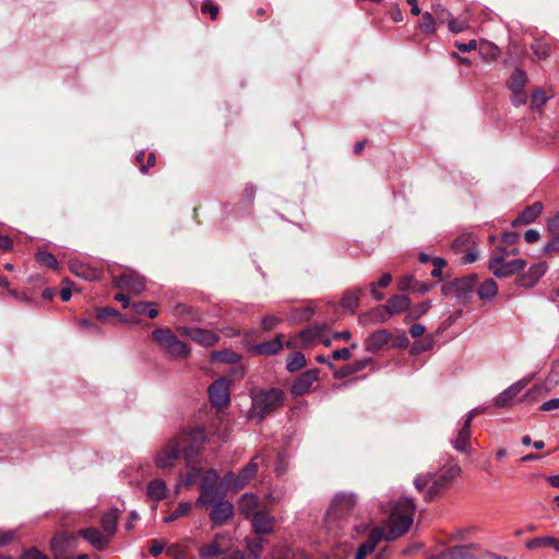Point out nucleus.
I'll return each mask as SVG.
<instances>
[{
    "label": "nucleus",
    "mask_w": 559,
    "mask_h": 559,
    "mask_svg": "<svg viewBox=\"0 0 559 559\" xmlns=\"http://www.w3.org/2000/svg\"><path fill=\"white\" fill-rule=\"evenodd\" d=\"M206 439L204 429L200 427L182 430L156 452L155 465L167 473L176 466L181 455L188 465L195 463Z\"/></svg>",
    "instance_id": "f257e3e1"
},
{
    "label": "nucleus",
    "mask_w": 559,
    "mask_h": 559,
    "mask_svg": "<svg viewBox=\"0 0 559 559\" xmlns=\"http://www.w3.org/2000/svg\"><path fill=\"white\" fill-rule=\"evenodd\" d=\"M416 506L409 498L399 499L389 515L385 540L392 542L405 535L414 522Z\"/></svg>",
    "instance_id": "f03ea898"
},
{
    "label": "nucleus",
    "mask_w": 559,
    "mask_h": 559,
    "mask_svg": "<svg viewBox=\"0 0 559 559\" xmlns=\"http://www.w3.org/2000/svg\"><path fill=\"white\" fill-rule=\"evenodd\" d=\"M285 399V392L278 388L251 391L252 405L249 411L250 418L261 421L274 411L282 407Z\"/></svg>",
    "instance_id": "7ed1b4c3"
},
{
    "label": "nucleus",
    "mask_w": 559,
    "mask_h": 559,
    "mask_svg": "<svg viewBox=\"0 0 559 559\" xmlns=\"http://www.w3.org/2000/svg\"><path fill=\"white\" fill-rule=\"evenodd\" d=\"M460 473L461 467L459 465H451L441 471L439 475H418L414 480V485L419 491L426 489V499L432 500L440 492L449 488Z\"/></svg>",
    "instance_id": "20e7f679"
},
{
    "label": "nucleus",
    "mask_w": 559,
    "mask_h": 559,
    "mask_svg": "<svg viewBox=\"0 0 559 559\" xmlns=\"http://www.w3.org/2000/svg\"><path fill=\"white\" fill-rule=\"evenodd\" d=\"M152 340L167 354L170 359H187L190 346L180 341L169 328H158L152 332Z\"/></svg>",
    "instance_id": "39448f33"
},
{
    "label": "nucleus",
    "mask_w": 559,
    "mask_h": 559,
    "mask_svg": "<svg viewBox=\"0 0 559 559\" xmlns=\"http://www.w3.org/2000/svg\"><path fill=\"white\" fill-rule=\"evenodd\" d=\"M507 257H509L508 250L499 246L489 259L488 267L499 278L513 275L526 266L524 259L506 261Z\"/></svg>",
    "instance_id": "423d86ee"
},
{
    "label": "nucleus",
    "mask_w": 559,
    "mask_h": 559,
    "mask_svg": "<svg viewBox=\"0 0 559 559\" xmlns=\"http://www.w3.org/2000/svg\"><path fill=\"white\" fill-rule=\"evenodd\" d=\"M224 492L219 485V475L216 469H209L201 480L200 497L197 499L198 507H207L224 499Z\"/></svg>",
    "instance_id": "0eeeda50"
},
{
    "label": "nucleus",
    "mask_w": 559,
    "mask_h": 559,
    "mask_svg": "<svg viewBox=\"0 0 559 559\" xmlns=\"http://www.w3.org/2000/svg\"><path fill=\"white\" fill-rule=\"evenodd\" d=\"M476 283L477 277L475 274L459 277L453 281L444 283L441 286V293L443 296L454 297L465 302L471 299Z\"/></svg>",
    "instance_id": "6e6552de"
},
{
    "label": "nucleus",
    "mask_w": 559,
    "mask_h": 559,
    "mask_svg": "<svg viewBox=\"0 0 559 559\" xmlns=\"http://www.w3.org/2000/svg\"><path fill=\"white\" fill-rule=\"evenodd\" d=\"M478 239L473 233H464L457 236L452 242V250L455 253H464L462 263H473L478 259Z\"/></svg>",
    "instance_id": "1a4fd4ad"
},
{
    "label": "nucleus",
    "mask_w": 559,
    "mask_h": 559,
    "mask_svg": "<svg viewBox=\"0 0 559 559\" xmlns=\"http://www.w3.org/2000/svg\"><path fill=\"white\" fill-rule=\"evenodd\" d=\"M55 559H69L79 546L78 534L59 533L53 536L50 543Z\"/></svg>",
    "instance_id": "9d476101"
},
{
    "label": "nucleus",
    "mask_w": 559,
    "mask_h": 559,
    "mask_svg": "<svg viewBox=\"0 0 559 559\" xmlns=\"http://www.w3.org/2000/svg\"><path fill=\"white\" fill-rule=\"evenodd\" d=\"M481 549L478 544L457 545L430 557V559H479Z\"/></svg>",
    "instance_id": "9b49d317"
},
{
    "label": "nucleus",
    "mask_w": 559,
    "mask_h": 559,
    "mask_svg": "<svg viewBox=\"0 0 559 559\" xmlns=\"http://www.w3.org/2000/svg\"><path fill=\"white\" fill-rule=\"evenodd\" d=\"M178 331L205 347L214 346L219 341V336L211 330L197 326H182L179 328Z\"/></svg>",
    "instance_id": "f8f14e48"
},
{
    "label": "nucleus",
    "mask_w": 559,
    "mask_h": 559,
    "mask_svg": "<svg viewBox=\"0 0 559 559\" xmlns=\"http://www.w3.org/2000/svg\"><path fill=\"white\" fill-rule=\"evenodd\" d=\"M209 397L212 405L216 407L227 406L229 399V383L226 379H218L209 386Z\"/></svg>",
    "instance_id": "ddd939ff"
},
{
    "label": "nucleus",
    "mask_w": 559,
    "mask_h": 559,
    "mask_svg": "<svg viewBox=\"0 0 559 559\" xmlns=\"http://www.w3.org/2000/svg\"><path fill=\"white\" fill-rule=\"evenodd\" d=\"M320 370L318 368L308 369L302 372L292 384L290 392L294 396L307 394L314 382L319 379Z\"/></svg>",
    "instance_id": "4468645a"
},
{
    "label": "nucleus",
    "mask_w": 559,
    "mask_h": 559,
    "mask_svg": "<svg viewBox=\"0 0 559 559\" xmlns=\"http://www.w3.org/2000/svg\"><path fill=\"white\" fill-rule=\"evenodd\" d=\"M476 413H477L476 409H472L467 414V416L463 423V426L457 431L456 437L451 440L453 448L460 452L466 453V452H468V450L471 448V444H469L471 426H472V421H473Z\"/></svg>",
    "instance_id": "2eb2a0df"
},
{
    "label": "nucleus",
    "mask_w": 559,
    "mask_h": 559,
    "mask_svg": "<svg viewBox=\"0 0 559 559\" xmlns=\"http://www.w3.org/2000/svg\"><path fill=\"white\" fill-rule=\"evenodd\" d=\"M546 262H538L530 266V269L516 278V285L531 288L534 287L537 282L545 275L547 271Z\"/></svg>",
    "instance_id": "dca6fc26"
},
{
    "label": "nucleus",
    "mask_w": 559,
    "mask_h": 559,
    "mask_svg": "<svg viewBox=\"0 0 559 559\" xmlns=\"http://www.w3.org/2000/svg\"><path fill=\"white\" fill-rule=\"evenodd\" d=\"M117 288H128L132 293L139 295L145 289V280L136 273H124L117 276L114 281Z\"/></svg>",
    "instance_id": "f3484780"
},
{
    "label": "nucleus",
    "mask_w": 559,
    "mask_h": 559,
    "mask_svg": "<svg viewBox=\"0 0 559 559\" xmlns=\"http://www.w3.org/2000/svg\"><path fill=\"white\" fill-rule=\"evenodd\" d=\"M356 504V496L353 493H338L330 507L329 514L343 518L348 514Z\"/></svg>",
    "instance_id": "a211bd4d"
},
{
    "label": "nucleus",
    "mask_w": 559,
    "mask_h": 559,
    "mask_svg": "<svg viewBox=\"0 0 559 559\" xmlns=\"http://www.w3.org/2000/svg\"><path fill=\"white\" fill-rule=\"evenodd\" d=\"M283 337V334H277L273 340L253 345L252 350L258 355L272 356L280 353L284 346L292 348L293 344L290 342L285 344Z\"/></svg>",
    "instance_id": "6ab92c4d"
},
{
    "label": "nucleus",
    "mask_w": 559,
    "mask_h": 559,
    "mask_svg": "<svg viewBox=\"0 0 559 559\" xmlns=\"http://www.w3.org/2000/svg\"><path fill=\"white\" fill-rule=\"evenodd\" d=\"M392 338L393 335L389 330H377L365 340V350L374 354L386 346Z\"/></svg>",
    "instance_id": "aec40b11"
},
{
    "label": "nucleus",
    "mask_w": 559,
    "mask_h": 559,
    "mask_svg": "<svg viewBox=\"0 0 559 559\" xmlns=\"http://www.w3.org/2000/svg\"><path fill=\"white\" fill-rule=\"evenodd\" d=\"M227 548V538L223 534H216L214 538L199 548L201 559H211L224 554Z\"/></svg>",
    "instance_id": "412c9836"
},
{
    "label": "nucleus",
    "mask_w": 559,
    "mask_h": 559,
    "mask_svg": "<svg viewBox=\"0 0 559 559\" xmlns=\"http://www.w3.org/2000/svg\"><path fill=\"white\" fill-rule=\"evenodd\" d=\"M78 536L91 544L96 550H104L109 544V538L96 527H85L78 531Z\"/></svg>",
    "instance_id": "4be33fe9"
},
{
    "label": "nucleus",
    "mask_w": 559,
    "mask_h": 559,
    "mask_svg": "<svg viewBox=\"0 0 559 559\" xmlns=\"http://www.w3.org/2000/svg\"><path fill=\"white\" fill-rule=\"evenodd\" d=\"M234 515V506L227 500H218L210 513V519L215 525H223Z\"/></svg>",
    "instance_id": "5701e85b"
},
{
    "label": "nucleus",
    "mask_w": 559,
    "mask_h": 559,
    "mask_svg": "<svg viewBox=\"0 0 559 559\" xmlns=\"http://www.w3.org/2000/svg\"><path fill=\"white\" fill-rule=\"evenodd\" d=\"M528 381L525 379L519 380L502 391L495 400L499 407H507L511 404L515 396L527 385Z\"/></svg>",
    "instance_id": "b1692460"
},
{
    "label": "nucleus",
    "mask_w": 559,
    "mask_h": 559,
    "mask_svg": "<svg viewBox=\"0 0 559 559\" xmlns=\"http://www.w3.org/2000/svg\"><path fill=\"white\" fill-rule=\"evenodd\" d=\"M253 531L257 534H270L273 530L274 519L266 511H258L250 518Z\"/></svg>",
    "instance_id": "393cba45"
},
{
    "label": "nucleus",
    "mask_w": 559,
    "mask_h": 559,
    "mask_svg": "<svg viewBox=\"0 0 559 559\" xmlns=\"http://www.w3.org/2000/svg\"><path fill=\"white\" fill-rule=\"evenodd\" d=\"M543 204L540 202H535L530 206H526L518 216L513 219L512 226L518 227L521 225H528L536 221V218L542 214Z\"/></svg>",
    "instance_id": "a878e982"
},
{
    "label": "nucleus",
    "mask_w": 559,
    "mask_h": 559,
    "mask_svg": "<svg viewBox=\"0 0 559 559\" xmlns=\"http://www.w3.org/2000/svg\"><path fill=\"white\" fill-rule=\"evenodd\" d=\"M120 518V511L112 508L104 512L100 516L102 532L110 539L117 532V523Z\"/></svg>",
    "instance_id": "bb28decb"
},
{
    "label": "nucleus",
    "mask_w": 559,
    "mask_h": 559,
    "mask_svg": "<svg viewBox=\"0 0 559 559\" xmlns=\"http://www.w3.org/2000/svg\"><path fill=\"white\" fill-rule=\"evenodd\" d=\"M263 459L260 455H255L248 464H246L241 471L237 474V487L242 488L248 484L258 473L259 462Z\"/></svg>",
    "instance_id": "cd10ccee"
},
{
    "label": "nucleus",
    "mask_w": 559,
    "mask_h": 559,
    "mask_svg": "<svg viewBox=\"0 0 559 559\" xmlns=\"http://www.w3.org/2000/svg\"><path fill=\"white\" fill-rule=\"evenodd\" d=\"M411 306V299L405 295H394L385 304V310L389 314H397L407 310Z\"/></svg>",
    "instance_id": "c85d7f7f"
},
{
    "label": "nucleus",
    "mask_w": 559,
    "mask_h": 559,
    "mask_svg": "<svg viewBox=\"0 0 559 559\" xmlns=\"http://www.w3.org/2000/svg\"><path fill=\"white\" fill-rule=\"evenodd\" d=\"M360 295H361L360 288H352V289L346 290L341 298V302H340L341 307L344 310H346L350 313H354L356 311V309L358 308Z\"/></svg>",
    "instance_id": "c756f323"
},
{
    "label": "nucleus",
    "mask_w": 559,
    "mask_h": 559,
    "mask_svg": "<svg viewBox=\"0 0 559 559\" xmlns=\"http://www.w3.org/2000/svg\"><path fill=\"white\" fill-rule=\"evenodd\" d=\"M259 507V498L253 493H245L239 503V510L240 513L247 518L250 519L258 512Z\"/></svg>",
    "instance_id": "7c9ffc66"
},
{
    "label": "nucleus",
    "mask_w": 559,
    "mask_h": 559,
    "mask_svg": "<svg viewBox=\"0 0 559 559\" xmlns=\"http://www.w3.org/2000/svg\"><path fill=\"white\" fill-rule=\"evenodd\" d=\"M390 316L391 314H389L385 310V306L377 307L369 312L360 314L359 322L362 324L383 323V322L388 321Z\"/></svg>",
    "instance_id": "2f4dec72"
},
{
    "label": "nucleus",
    "mask_w": 559,
    "mask_h": 559,
    "mask_svg": "<svg viewBox=\"0 0 559 559\" xmlns=\"http://www.w3.org/2000/svg\"><path fill=\"white\" fill-rule=\"evenodd\" d=\"M167 491L168 488L166 481L160 478H155L147 485V495L153 500L160 501L165 499Z\"/></svg>",
    "instance_id": "473e14b6"
},
{
    "label": "nucleus",
    "mask_w": 559,
    "mask_h": 559,
    "mask_svg": "<svg viewBox=\"0 0 559 559\" xmlns=\"http://www.w3.org/2000/svg\"><path fill=\"white\" fill-rule=\"evenodd\" d=\"M525 546L530 550L551 546L559 552V540L550 536L532 538L526 542Z\"/></svg>",
    "instance_id": "72a5a7b5"
},
{
    "label": "nucleus",
    "mask_w": 559,
    "mask_h": 559,
    "mask_svg": "<svg viewBox=\"0 0 559 559\" xmlns=\"http://www.w3.org/2000/svg\"><path fill=\"white\" fill-rule=\"evenodd\" d=\"M323 330H324L323 325L310 326V328H307V329L300 331L299 337L306 343H310L316 340H320L322 343H324L325 346H329L330 345L329 340H326V341L321 340V333L323 332Z\"/></svg>",
    "instance_id": "f704fd0d"
},
{
    "label": "nucleus",
    "mask_w": 559,
    "mask_h": 559,
    "mask_svg": "<svg viewBox=\"0 0 559 559\" xmlns=\"http://www.w3.org/2000/svg\"><path fill=\"white\" fill-rule=\"evenodd\" d=\"M531 49L534 61L544 60L550 55V45L540 39H535L531 45Z\"/></svg>",
    "instance_id": "c9c22d12"
},
{
    "label": "nucleus",
    "mask_w": 559,
    "mask_h": 559,
    "mask_svg": "<svg viewBox=\"0 0 559 559\" xmlns=\"http://www.w3.org/2000/svg\"><path fill=\"white\" fill-rule=\"evenodd\" d=\"M527 82V76L524 70L516 68L508 81L510 90H524Z\"/></svg>",
    "instance_id": "e433bc0d"
},
{
    "label": "nucleus",
    "mask_w": 559,
    "mask_h": 559,
    "mask_svg": "<svg viewBox=\"0 0 559 559\" xmlns=\"http://www.w3.org/2000/svg\"><path fill=\"white\" fill-rule=\"evenodd\" d=\"M497 293H498L497 283L491 278L486 280L478 287V290H477L479 298L483 300H487V299L495 297L497 295Z\"/></svg>",
    "instance_id": "4c0bfd02"
},
{
    "label": "nucleus",
    "mask_w": 559,
    "mask_h": 559,
    "mask_svg": "<svg viewBox=\"0 0 559 559\" xmlns=\"http://www.w3.org/2000/svg\"><path fill=\"white\" fill-rule=\"evenodd\" d=\"M306 366L305 355L300 352H294L289 355L286 362V369L289 372H296Z\"/></svg>",
    "instance_id": "58836bf2"
},
{
    "label": "nucleus",
    "mask_w": 559,
    "mask_h": 559,
    "mask_svg": "<svg viewBox=\"0 0 559 559\" xmlns=\"http://www.w3.org/2000/svg\"><path fill=\"white\" fill-rule=\"evenodd\" d=\"M385 539V532L382 527H376L373 528L369 535L366 542H364L361 545L366 546V548L373 551L377 547V545L382 540Z\"/></svg>",
    "instance_id": "ea45409f"
},
{
    "label": "nucleus",
    "mask_w": 559,
    "mask_h": 559,
    "mask_svg": "<svg viewBox=\"0 0 559 559\" xmlns=\"http://www.w3.org/2000/svg\"><path fill=\"white\" fill-rule=\"evenodd\" d=\"M192 510L190 502H180L178 507L167 516L164 518V522L170 523L178 520L181 516L188 515Z\"/></svg>",
    "instance_id": "a19ab883"
},
{
    "label": "nucleus",
    "mask_w": 559,
    "mask_h": 559,
    "mask_svg": "<svg viewBox=\"0 0 559 559\" xmlns=\"http://www.w3.org/2000/svg\"><path fill=\"white\" fill-rule=\"evenodd\" d=\"M212 360H222L226 364L235 365L240 361V355L233 350L213 352Z\"/></svg>",
    "instance_id": "79ce46f5"
},
{
    "label": "nucleus",
    "mask_w": 559,
    "mask_h": 559,
    "mask_svg": "<svg viewBox=\"0 0 559 559\" xmlns=\"http://www.w3.org/2000/svg\"><path fill=\"white\" fill-rule=\"evenodd\" d=\"M36 262H38L40 265L50 267L56 270L58 266V262L56 257L46 250H39L35 255Z\"/></svg>",
    "instance_id": "37998d69"
},
{
    "label": "nucleus",
    "mask_w": 559,
    "mask_h": 559,
    "mask_svg": "<svg viewBox=\"0 0 559 559\" xmlns=\"http://www.w3.org/2000/svg\"><path fill=\"white\" fill-rule=\"evenodd\" d=\"M431 308V301H423L409 309L406 320H417Z\"/></svg>",
    "instance_id": "c03bdc74"
},
{
    "label": "nucleus",
    "mask_w": 559,
    "mask_h": 559,
    "mask_svg": "<svg viewBox=\"0 0 559 559\" xmlns=\"http://www.w3.org/2000/svg\"><path fill=\"white\" fill-rule=\"evenodd\" d=\"M247 550L253 559H259L263 551V538H252L247 540Z\"/></svg>",
    "instance_id": "a18cd8bd"
},
{
    "label": "nucleus",
    "mask_w": 559,
    "mask_h": 559,
    "mask_svg": "<svg viewBox=\"0 0 559 559\" xmlns=\"http://www.w3.org/2000/svg\"><path fill=\"white\" fill-rule=\"evenodd\" d=\"M419 28L425 34H433L436 32V21L429 12L423 14V21L419 24Z\"/></svg>",
    "instance_id": "49530a36"
},
{
    "label": "nucleus",
    "mask_w": 559,
    "mask_h": 559,
    "mask_svg": "<svg viewBox=\"0 0 559 559\" xmlns=\"http://www.w3.org/2000/svg\"><path fill=\"white\" fill-rule=\"evenodd\" d=\"M374 364V360L370 357H366L359 360H355L352 364L347 365V371L348 373H356L358 371L364 370L368 366H372Z\"/></svg>",
    "instance_id": "de8ad7c7"
},
{
    "label": "nucleus",
    "mask_w": 559,
    "mask_h": 559,
    "mask_svg": "<svg viewBox=\"0 0 559 559\" xmlns=\"http://www.w3.org/2000/svg\"><path fill=\"white\" fill-rule=\"evenodd\" d=\"M167 556L174 559H187V551L180 544H171L166 548Z\"/></svg>",
    "instance_id": "09e8293b"
},
{
    "label": "nucleus",
    "mask_w": 559,
    "mask_h": 559,
    "mask_svg": "<svg viewBox=\"0 0 559 559\" xmlns=\"http://www.w3.org/2000/svg\"><path fill=\"white\" fill-rule=\"evenodd\" d=\"M221 487L231 488L235 491L240 490L241 488L237 487V475H235L233 472H228L224 475L222 480L219 481Z\"/></svg>",
    "instance_id": "8fccbe9b"
},
{
    "label": "nucleus",
    "mask_w": 559,
    "mask_h": 559,
    "mask_svg": "<svg viewBox=\"0 0 559 559\" xmlns=\"http://www.w3.org/2000/svg\"><path fill=\"white\" fill-rule=\"evenodd\" d=\"M431 346H432L431 338H426L424 341H416L413 343L411 352L413 354H420L423 352L430 349Z\"/></svg>",
    "instance_id": "3c124183"
},
{
    "label": "nucleus",
    "mask_w": 559,
    "mask_h": 559,
    "mask_svg": "<svg viewBox=\"0 0 559 559\" xmlns=\"http://www.w3.org/2000/svg\"><path fill=\"white\" fill-rule=\"evenodd\" d=\"M431 263L433 265L431 276L439 278L441 276L442 269L447 265V261L443 258L435 257L433 259H431Z\"/></svg>",
    "instance_id": "603ef678"
},
{
    "label": "nucleus",
    "mask_w": 559,
    "mask_h": 559,
    "mask_svg": "<svg viewBox=\"0 0 559 559\" xmlns=\"http://www.w3.org/2000/svg\"><path fill=\"white\" fill-rule=\"evenodd\" d=\"M511 92H512L511 102L514 106H522L526 103L527 95H526L525 90H511Z\"/></svg>",
    "instance_id": "864d4df0"
},
{
    "label": "nucleus",
    "mask_w": 559,
    "mask_h": 559,
    "mask_svg": "<svg viewBox=\"0 0 559 559\" xmlns=\"http://www.w3.org/2000/svg\"><path fill=\"white\" fill-rule=\"evenodd\" d=\"M547 102V96L545 95V92L542 88H537L532 94V106L534 107H540L545 105Z\"/></svg>",
    "instance_id": "5fc2aeb1"
},
{
    "label": "nucleus",
    "mask_w": 559,
    "mask_h": 559,
    "mask_svg": "<svg viewBox=\"0 0 559 559\" xmlns=\"http://www.w3.org/2000/svg\"><path fill=\"white\" fill-rule=\"evenodd\" d=\"M165 547H166V543L163 539L154 538L151 540L150 554L153 557H157L158 555H160L163 552Z\"/></svg>",
    "instance_id": "6e6d98bb"
},
{
    "label": "nucleus",
    "mask_w": 559,
    "mask_h": 559,
    "mask_svg": "<svg viewBox=\"0 0 559 559\" xmlns=\"http://www.w3.org/2000/svg\"><path fill=\"white\" fill-rule=\"evenodd\" d=\"M416 280L413 275H406L400 280L397 287L401 292L413 290Z\"/></svg>",
    "instance_id": "4d7b16f0"
},
{
    "label": "nucleus",
    "mask_w": 559,
    "mask_h": 559,
    "mask_svg": "<svg viewBox=\"0 0 559 559\" xmlns=\"http://www.w3.org/2000/svg\"><path fill=\"white\" fill-rule=\"evenodd\" d=\"M281 322V319L274 316H269L262 319L261 321V328L263 331H271L273 330L278 323Z\"/></svg>",
    "instance_id": "13d9d810"
},
{
    "label": "nucleus",
    "mask_w": 559,
    "mask_h": 559,
    "mask_svg": "<svg viewBox=\"0 0 559 559\" xmlns=\"http://www.w3.org/2000/svg\"><path fill=\"white\" fill-rule=\"evenodd\" d=\"M201 11L203 13H210L212 20H215L218 15V7L214 4L211 0H206L203 2L201 7Z\"/></svg>",
    "instance_id": "bf43d9fd"
},
{
    "label": "nucleus",
    "mask_w": 559,
    "mask_h": 559,
    "mask_svg": "<svg viewBox=\"0 0 559 559\" xmlns=\"http://www.w3.org/2000/svg\"><path fill=\"white\" fill-rule=\"evenodd\" d=\"M119 316V312L110 307L102 308L97 311V319L105 321L108 318H116Z\"/></svg>",
    "instance_id": "052dcab7"
},
{
    "label": "nucleus",
    "mask_w": 559,
    "mask_h": 559,
    "mask_svg": "<svg viewBox=\"0 0 559 559\" xmlns=\"http://www.w3.org/2000/svg\"><path fill=\"white\" fill-rule=\"evenodd\" d=\"M476 46H477V43L475 39H471L467 43H459L456 41L455 43V47L461 51V52H468V51H472V50H475L476 49Z\"/></svg>",
    "instance_id": "680f3d73"
},
{
    "label": "nucleus",
    "mask_w": 559,
    "mask_h": 559,
    "mask_svg": "<svg viewBox=\"0 0 559 559\" xmlns=\"http://www.w3.org/2000/svg\"><path fill=\"white\" fill-rule=\"evenodd\" d=\"M15 534L12 531H0V547L7 546L14 539Z\"/></svg>",
    "instance_id": "e2e57ef3"
},
{
    "label": "nucleus",
    "mask_w": 559,
    "mask_h": 559,
    "mask_svg": "<svg viewBox=\"0 0 559 559\" xmlns=\"http://www.w3.org/2000/svg\"><path fill=\"white\" fill-rule=\"evenodd\" d=\"M332 357L335 360H347L350 358V352L347 347L336 349L332 353Z\"/></svg>",
    "instance_id": "0e129e2a"
},
{
    "label": "nucleus",
    "mask_w": 559,
    "mask_h": 559,
    "mask_svg": "<svg viewBox=\"0 0 559 559\" xmlns=\"http://www.w3.org/2000/svg\"><path fill=\"white\" fill-rule=\"evenodd\" d=\"M21 559H48V557L37 549H29L23 554Z\"/></svg>",
    "instance_id": "69168bd1"
},
{
    "label": "nucleus",
    "mask_w": 559,
    "mask_h": 559,
    "mask_svg": "<svg viewBox=\"0 0 559 559\" xmlns=\"http://www.w3.org/2000/svg\"><path fill=\"white\" fill-rule=\"evenodd\" d=\"M558 408H559V397L551 399V400L543 403L539 406V409L543 412H550V411L558 409Z\"/></svg>",
    "instance_id": "338daca9"
},
{
    "label": "nucleus",
    "mask_w": 559,
    "mask_h": 559,
    "mask_svg": "<svg viewBox=\"0 0 559 559\" xmlns=\"http://www.w3.org/2000/svg\"><path fill=\"white\" fill-rule=\"evenodd\" d=\"M150 306L151 302L148 301H138L132 304V311L136 314H144Z\"/></svg>",
    "instance_id": "774afa93"
}]
</instances>
